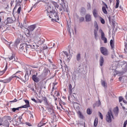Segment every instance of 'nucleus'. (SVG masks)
<instances>
[{
	"instance_id": "20",
	"label": "nucleus",
	"mask_w": 127,
	"mask_h": 127,
	"mask_svg": "<svg viewBox=\"0 0 127 127\" xmlns=\"http://www.w3.org/2000/svg\"><path fill=\"white\" fill-rule=\"evenodd\" d=\"M48 72H50L49 69H48V68H45L43 70V74L44 75V76H47V75H48Z\"/></svg>"
},
{
	"instance_id": "1",
	"label": "nucleus",
	"mask_w": 127,
	"mask_h": 127,
	"mask_svg": "<svg viewBox=\"0 0 127 127\" xmlns=\"http://www.w3.org/2000/svg\"><path fill=\"white\" fill-rule=\"evenodd\" d=\"M32 66L30 65H26L25 67V71L26 73L24 76V79L23 78L20 77V76L16 75V74H18V73H21V71L18 70L15 73L13 74L11 76H10L9 78L6 79L4 80V83H9L12 79L14 78H17L18 79H20V80H21L22 82L24 83H25V82H27V81H28V79H29V76L31 75V72H32V68H31Z\"/></svg>"
},
{
	"instance_id": "46",
	"label": "nucleus",
	"mask_w": 127,
	"mask_h": 127,
	"mask_svg": "<svg viewBox=\"0 0 127 127\" xmlns=\"http://www.w3.org/2000/svg\"><path fill=\"white\" fill-rule=\"evenodd\" d=\"M47 110H48V111L51 113H53V109H52V108H47Z\"/></svg>"
},
{
	"instance_id": "19",
	"label": "nucleus",
	"mask_w": 127,
	"mask_h": 127,
	"mask_svg": "<svg viewBox=\"0 0 127 127\" xmlns=\"http://www.w3.org/2000/svg\"><path fill=\"white\" fill-rule=\"evenodd\" d=\"M104 62H105L104 57H103V56H101L99 59L100 66H103V65H104Z\"/></svg>"
},
{
	"instance_id": "58",
	"label": "nucleus",
	"mask_w": 127,
	"mask_h": 127,
	"mask_svg": "<svg viewBox=\"0 0 127 127\" xmlns=\"http://www.w3.org/2000/svg\"><path fill=\"white\" fill-rule=\"evenodd\" d=\"M69 95H73V94H72V89H69Z\"/></svg>"
},
{
	"instance_id": "18",
	"label": "nucleus",
	"mask_w": 127,
	"mask_h": 127,
	"mask_svg": "<svg viewBox=\"0 0 127 127\" xmlns=\"http://www.w3.org/2000/svg\"><path fill=\"white\" fill-rule=\"evenodd\" d=\"M110 46L112 50H115V41L113 40H111L110 42Z\"/></svg>"
},
{
	"instance_id": "44",
	"label": "nucleus",
	"mask_w": 127,
	"mask_h": 127,
	"mask_svg": "<svg viewBox=\"0 0 127 127\" xmlns=\"http://www.w3.org/2000/svg\"><path fill=\"white\" fill-rule=\"evenodd\" d=\"M84 20H85V18H84V17H80V18H79V21H80V22H83V21H84Z\"/></svg>"
},
{
	"instance_id": "5",
	"label": "nucleus",
	"mask_w": 127,
	"mask_h": 127,
	"mask_svg": "<svg viewBox=\"0 0 127 127\" xmlns=\"http://www.w3.org/2000/svg\"><path fill=\"white\" fill-rule=\"evenodd\" d=\"M3 42L5 43V44L9 48V49L12 50L14 48V46L13 45V44L12 43V42H8L5 39L3 40Z\"/></svg>"
},
{
	"instance_id": "29",
	"label": "nucleus",
	"mask_w": 127,
	"mask_h": 127,
	"mask_svg": "<svg viewBox=\"0 0 127 127\" xmlns=\"http://www.w3.org/2000/svg\"><path fill=\"white\" fill-rule=\"evenodd\" d=\"M119 103H120V105L122 107H123V104L122 103V102H123V101H124V98H123L122 96H120L119 98Z\"/></svg>"
},
{
	"instance_id": "38",
	"label": "nucleus",
	"mask_w": 127,
	"mask_h": 127,
	"mask_svg": "<svg viewBox=\"0 0 127 127\" xmlns=\"http://www.w3.org/2000/svg\"><path fill=\"white\" fill-rule=\"evenodd\" d=\"M13 58H14V56H13V55H12L10 57H8L9 61L13 60Z\"/></svg>"
},
{
	"instance_id": "34",
	"label": "nucleus",
	"mask_w": 127,
	"mask_h": 127,
	"mask_svg": "<svg viewBox=\"0 0 127 127\" xmlns=\"http://www.w3.org/2000/svg\"><path fill=\"white\" fill-rule=\"evenodd\" d=\"M119 5H120V0H116V4L115 5V8H118Z\"/></svg>"
},
{
	"instance_id": "53",
	"label": "nucleus",
	"mask_w": 127,
	"mask_h": 127,
	"mask_svg": "<svg viewBox=\"0 0 127 127\" xmlns=\"http://www.w3.org/2000/svg\"><path fill=\"white\" fill-rule=\"evenodd\" d=\"M33 76H36L37 77H41V75H38V72H36V73L34 75H33Z\"/></svg>"
},
{
	"instance_id": "4",
	"label": "nucleus",
	"mask_w": 127,
	"mask_h": 127,
	"mask_svg": "<svg viewBox=\"0 0 127 127\" xmlns=\"http://www.w3.org/2000/svg\"><path fill=\"white\" fill-rule=\"evenodd\" d=\"M112 118H114L112 111L110 110L106 115V121L107 123H112Z\"/></svg>"
},
{
	"instance_id": "39",
	"label": "nucleus",
	"mask_w": 127,
	"mask_h": 127,
	"mask_svg": "<svg viewBox=\"0 0 127 127\" xmlns=\"http://www.w3.org/2000/svg\"><path fill=\"white\" fill-rule=\"evenodd\" d=\"M62 6L64 10V11H66V12H68V9L67 8V7H64L63 5H62Z\"/></svg>"
},
{
	"instance_id": "51",
	"label": "nucleus",
	"mask_w": 127,
	"mask_h": 127,
	"mask_svg": "<svg viewBox=\"0 0 127 127\" xmlns=\"http://www.w3.org/2000/svg\"><path fill=\"white\" fill-rule=\"evenodd\" d=\"M31 100L33 101V102H34V103H36V104H38V102H37L35 99L31 98Z\"/></svg>"
},
{
	"instance_id": "23",
	"label": "nucleus",
	"mask_w": 127,
	"mask_h": 127,
	"mask_svg": "<svg viewBox=\"0 0 127 127\" xmlns=\"http://www.w3.org/2000/svg\"><path fill=\"white\" fill-rule=\"evenodd\" d=\"M93 16H94V17H95V18L98 17V11L96 9H94L93 10Z\"/></svg>"
},
{
	"instance_id": "49",
	"label": "nucleus",
	"mask_w": 127,
	"mask_h": 127,
	"mask_svg": "<svg viewBox=\"0 0 127 127\" xmlns=\"http://www.w3.org/2000/svg\"><path fill=\"white\" fill-rule=\"evenodd\" d=\"M32 48H34V49H38V48L39 47V46H35V45H33Z\"/></svg>"
},
{
	"instance_id": "10",
	"label": "nucleus",
	"mask_w": 127,
	"mask_h": 127,
	"mask_svg": "<svg viewBox=\"0 0 127 127\" xmlns=\"http://www.w3.org/2000/svg\"><path fill=\"white\" fill-rule=\"evenodd\" d=\"M100 50L101 53L105 56H107V55H108V50L107 48L102 47L100 48Z\"/></svg>"
},
{
	"instance_id": "16",
	"label": "nucleus",
	"mask_w": 127,
	"mask_h": 127,
	"mask_svg": "<svg viewBox=\"0 0 127 127\" xmlns=\"http://www.w3.org/2000/svg\"><path fill=\"white\" fill-rule=\"evenodd\" d=\"M32 79L34 82H35V83H38L39 82V77L36 76V75H32Z\"/></svg>"
},
{
	"instance_id": "14",
	"label": "nucleus",
	"mask_w": 127,
	"mask_h": 127,
	"mask_svg": "<svg viewBox=\"0 0 127 127\" xmlns=\"http://www.w3.org/2000/svg\"><path fill=\"white\" fill-rule=\"evenodd\" d=\"M85 20L86 22L91 21L92 17H91V15H90V14H87L85 15Z\"/></svg>"
},
{
	"instance_id": "8",
	"label": "nucleus",
	"mask_w": 127,
	"mask_h": 127,
	"mask_svg": "<svg viewBox=\"0 0 127 127\" xmlns=\"http://www.w3.org/2000/svg\"><path fill=\"white\" fill-rule=\"evenodd\" d=\"M100 33H101V39L103 40L104 42V43H107L108 42V40H107V38L105 37V33H104V31H103V30L100 29L99 30Z\"/></svg>"
},
{
	"instance_id": "32",
	"label": "nucleus",
	"mask_w": 127,
	"mask_h": 127,
	"mask_svg": "<svg viewBox=\"0 0 127 127\" xmlns=\"http://www.w3.org/2000/svg\"><path fill=\"white\" fill-rule=\"evenodd\" d=\"M29 107H30V105H28L27 104L23 105L22 106L20 107L21 109H27V108H29Z\"/></svg>"
},
{
	"instance_id": "13",
	"label": "nucleus",
	"mask_w": 127,
	"mask_h": 127,
	"mask_svg": "<svg viewBox=\"0 0 127 127\" xmlns=\"http://www.w3.org/2000/svg\"><path fill=\"white\" fill-rule=\"evenodd\" d=\"M77 116L79 119L81 120H85V116H84V115H83V113L81 112V111H78L77 112Z\"/></svg>"
},
{
	"instance_id": "54",
	"label": "nucleus",
	"mask_w": 127,
	"mask_h": 127,
	"mask_svg": "<svg viewBox=\"0 0 127 127\" xmlns=\"http://www.w3.org/2000/svg\"><path fill=\"white\" fill-rule=\"evenodd\" d=\"M127 120H126L124 124V127H127Z\"/></svg>"
},
{
	"instance_id": "2",
	"label": "nucleus",
	"mask_w": 127,
	"mask_h": 127,
	"mask_svg": "<svg viewBox=\"0 0 127 127\" xmlns=\"http://www.w3.org/2000/svg\"><path fill=\"white\" fill-rule=\"evenodd\" d=\"M51 15L47 14L48 16H49V17L50 18H52L54 17V19H52V21H53L55 20V21H57L60 20V18H59V13H58V12H56L55 10H50ZM47 13H49V12L48 11H47Z\"/></svg>"
},
{
	"instance_id": "40",
	"label": "nucleus",
	"mask_w": 127,
	"mask_h": 127,
	"mask_svg": "<svg viewBox=\"0 0 127 127\" xmlns=\"http://www.w3.org/2000/svg\"><path fill=\"white\" fill-rule=\"evenodd\" d=\"M100 21L102 24H105V20L103 18L100 17Z\"/></svg>"
},
{
	"instance_id": "11",
	"label": "nucleus",
	"mask_w": 127,
	"mask_h": 127,
	"mask_svg": "<svg viewBox=\"0 0 127 127\" xmlns=\"http://www.w3.org/2000/svg\"><path fill=\"white\" fill-rule=\"evenodd\" d=\"M15 123L16 126H19V125H21V124H22V116L18 117Z\"/></svg>"
},
{
	"instance_id": "3",
	"label": "nucleus",
	"mask_w": 127,
	"mask_h": 127,
	"mask_svg": "<svg viewBox=\"0 0 127 127\" xmlns=\"http://www.w3.org/2000/svg\"><path fill=\"white\" fill-rule=\"evenodd\" d=\"M68 99L70 103L74 104V103L77 101V95H76V93H73L72 94L69 95L68 96Z\"/></svg>"
},
{
	"instance_id": "61",
	"label": "nucleus",
	"mask_w": 127,
	"mask_h": 127,
	"mask_svg": "<svg viewBox=\"0 0 127 127\" xmlns=\"http://www.w3.org/2000/svg\"><path fill=\"white\" fill-rule=\"evenodd\" d=\"M125 49H126V50H127V43H126L125 44Z\"/></svg>"
},
{
	"instance_id": "41",
	"label": "nucleus",
	"mask_w": 127,
	"mask_h": 127,
	"mask_svg": "<svg viewBox=\"0 0 127 127\" xmlns=\"http://www.w3.org/2000/svg\"><path fill=\"white\" fill-rule=\"evenodd\" d=\"M100 106H101V101L100 100H98V101L96 102V106L100 107Z\"/></svg>"
},
{
	"instance_id": "55",
	"label": "nucleus",
	"mask_w": 127,
	"mask_h": 127,
	"mask_svg": "<svg viewBox=\"0 0 127 127\" xmlns=\"http://www.w3.org/2000/svg\"><path fill=\"white\" fill-rule=\"evenodd\" d=\"M20 42L19 41V40H16V41H15V44H16V45H17L18 44H19V43H20Z\"/></svg>"
},
{
	"instance_id": "26",
	"label": "nucleus",
	"mask_w": 127,
	"mask_h": 127,
	"mask_svg": "<svg viewBox=\"0 0 127 127\" xmlns=\"http://www.w3.org/2000/svg\"><path fill=\"white\" fill-rule=\"evenodd\" d=\"M52 4L55 6V8H59V4L55 1H52Z\"/></svg>"
},
{
	"instance_id": "33",
	"label": "nucleus",
	"mask_w": 127,
	"mask_h": 127,
	"mask_svg": "<svg viewBox=\"0 0 127 127\" xmlns=\"http://www.w3.org/2000/svg\"><path fill=\"white\" fill-rule=\"evenodd\" d=\"M114 114L118 115L119 114V107H116L114 109Z\"/></svg>"
},
{
	"instance_id": "47",
	"label": "nucleus",
	"mask_w": 127,
	"mask_h": 127,
	"mask_svg": "<svg viewBox=\"0 0 127 127\" xmlns=\"http://www.w3.org/2000/svg\"><path fill=\"white\" fill-rule=\"evenodd\" d=\"M47 48H48V47H47V45H44L43 46V49L44 50H45L46 49H47Z\"/></svg>"
},
{
	"instance_id": "50",
	"label": "nucleus",
	"mask_w": 127,
	"mask_h": 127,
	"mask_svg": "<svg viewBox=\"0 0 127 127\" xmlns=\"http://www.w3.org/2000/svg\"><path fill=\"white\" fill-rule=\"evenodd\" d=\"M17 102V100L15 98L13 100L10 101V103H16Z\"/></svg>"
},
{
	"instance_id": "25",
	"label": "nucleus",
	"mask_w": 127,
	"mask_h": 127,
	"mask_svg": "<svg viewBox=\"0 0 127 127\" xmlns=\"http://www.w3.org/2000/svg\"><path fill=\"white\" fill-rule=\"evenodd\" d=\"M76 60L78 62H80V61H81V54H77L76 55Z\"/></svg>"
},
{
	"instance_id": "31",
	"label": "nucleus",
	"mask_w": 127,
	"mask_h": 127,
	"mask_svg": "<svg viewBox=\"0 0 127 127\" xmlns=\"http://www.w3.org/2000/svg\"><path fill=\"white\" fill-rule=\"evenodd\" d=\"M98 126V118H95L94 122V126L97 127Z\"/></svg>"
},
{
	"instance_id": "35",
	"label": "nucleus",
	"mask_w": 127,
	"mask_h": 127,
	"mask_svg": "<svg viewBox=\"0 0 127 127\" xmlns=\"http://www.w3.org/2000/svg\"><path fill=\"white\" fill-rule=\"evenodd\" d=\"M7 21L8 23H11L12 22V19L10 18H7Z\"/></svg>"
},
{
	"instance_id": "59",
	"label": "nucleus",
	"mask_w": 127,
	"mask_h": 127,
	"mask_svg": "<svg viewBox=\"0 0 127 127\" xmlns=\"http://www.w3.org/2000/svg\"><path fill=\"white\" fill-rule=\"evenodd\" d=\"M108 19H109V22H111L112 21V19L111 18V16L108 17Z\"/></svg>"
},
{
	"instance_id": "30",
	"label": "nucleus",
	"mask_w": 127,
	"mask_h": 127,
	"mask_svg": "<svg viewBox=\"0 0 127 127\" xmlns=\"http://www.w3.org/2000/svg\"><path fill=\"white\" fill-rule=\"evenodd\" d=\"M2 119H5L7 121H11V117L9 116H4Z\"/></svg>"
},
{
	"instance_id": "21",
	"label": "nucleus",
	"mask_w": 127,
	"mask_h": 127,
	"mask_svg": "<svg viewBox=\"0 0 127 127\" xmlns=\"http://www.w3.org/2000/svg\"><path fill=\"white\" fill-rule=\"evenodd\" d=\"M6 70H7V65H5L4 69L3 70L0 71V76L3 75V74L5 73Z\"/></svg>"
},
{
	"instance_id": "60",
	"label": "nucleus",
	"mask_w": 127,
	"mask_h": 127,
	"mask_svg": "<svg viewBox=\"0 0 127 127\" xmlns=\"http://www.w3.org/2000/svg\"><path fill=\"white\" fill-rule=\"evenodd\" d=\"M13 2H14V1H11L10 2L11 6H12V5L13 4Z\"/></svg>"
},
{
	"instance_id": "45",
	"label": "nucleus",
	"mask_w": 127,
	"mask_h": 127,
	"mask_svg": "<svg viewBox=\"0 0 127 127\" xmlns=\"http://www.w3.org/2000/svg\"><path fill=\"white\" fill-rule=\"evenodd\" d=\"M24 102H25L26 105H28V106H30V105L29 104V101H28L27 100H25Z\"/></svg>"
},
{
	"instance_id": "62",
	"label": "nucleus",
	"mask_w": 127,
	"mask_h": 127,
	"mask_svg": "<svg viewBox=\"0 0 127 127\" xmlns=\"http://www.w3.org/2000/svg\"><path fill=\"white\" fill-rule=\"evenodd\" d=\"M38 103H40V104H41V103H42V100H40V99H38Z\"/></svg>"
},
{
	"instance_id": "57",
	"label": "nucleus",
	"mask_w": 127,
	"mask_h": 127,
	"mask_svg": "<svg viewBox=\"0 0 127 127\" xmlns=\"http://www.w3.org/2000/svg\"><path fill=\"white\" fill-rule=\"evenodd\" d=\"M26 125L27 126H28V127H31V124L30 123H26Z\"/></svg>"
},
{
	"instance_id": "48",
	"label": "nucleus",
	"mask_w": 127,
	"mask_h": 127,
	"mask_svg": "<svg viewBox=\"0 0 127 127\" xmlns=\"http://www.w3.org/2000/svg\"><path fill=\"white\" fill-rule=\"evenodd\" d=\"M99 117H100V119H101V120H103L104 117L103 116V115H102V113L101 112H99Z\"/></svg>"
},
{
	"instance_id": "56",
	"label": "nucleus",
	"mask_w": 127,
	"mask_h": 127,
	"mask_svg": "<svg viewBox=\"0 0 127 127\" xmlns=\"http://www.w3.org/2000/svg\"><path fill=\"white\" fill-rule=\"evenodd\" d=\"M72 78L75 79H76V75L75 74V72H73V75H72Z\"/></svg>"
},
{
	"instance_id": "37",
	"label": "nucleus",
	"mask_w": 127,
	"mask_h": 127,
	"mask_svg": "<svg viewBox=\"0 0 127 127\" xmlns=\"http://www.w3.org/2000/svg\"><path fill=\"white\" fill-rule=\"evenodd\" d=\"M28 23V22H27V20H26V19H25L23 22V25L27 26Z\"/></svg>"
},
{
	"instance_id": "17",
	"label": "nucleus",
	"mask_w": 127,
	"mask_h": 127,
	"mask_svg": "<svg viewBox=\"0 0 127 127\" xmlns=\"http://www.w3.org/2000/svg\"><path fill=\"white\" fill-rule=\"evenodd\" d=\"M2 126L3 127H9V122H8V121L5 120L2 124Z\"/></svg>"
},
{
	"instance_id": "42",
	"label": "nucleus",
	"mask_w": 127,
	"mask_h": 127,
	"mask_svg": "<svg viewBox=\"0 0 127 127\" xmlns=\"http://www.w3.org/2000/svg\"><path fill=\"white\" fill-rule=\"evenodd\" d=\"M21 11V6H20L17 9V13L18 14H20V11Z\"/></svg>"
},
{
	"instance_id": "43",
	"label": "nucleus",
	"mask_w": 127,
	"mask_h": 127,
	"mask_svg": "<svg viewBox=\"0 0 127 127\" xmlns=\"http://www.w3.org/2000/svg\"><path fill=\"white\" fill-rule=\"evenodd\" d=\"M64 55H65L66 57H67V58L69 57V54H68V52H67L66 51H65V52H64Z\"/></svg>"
},
{
	"instance_id": "36",
	"label": "nucleus",
	"mask_w": 127,
	"mask_h": 127,
	"mask_svg": "<svg viewBox=\"0 0 127 127\" xmlns=\"http://www.w3.org/2000/svg\"><path fill=\"white\" fill-rule=\"evenodd\" d=\"M87 114L88 115H91L92 114V111H91V109H87Z\"/></svg>"
},
{
	"instance_id": "52",
	"label": "nucleus",
	"mask_w": 127,
	"mask_h": 127,
	"mask_svg": "<svg viewBox=\"0 0 127 127\" xmlns=\"http://www.w3.org/2000/svg\"><path fill=\"white\" fill-rule=\"evenodd\" d=\"M3 119H0V126H2V122H3Z\"/></svg>"
},
{
	"instance_id": "15",
	"label": "nucleus",
	"mask_w": 127,
	"mask_h": 127,
	"mask_svg": "<svg viewBox=\"0 0 127 127\" xmlns=\"http://www.w3.org/2000/svg\"><path fill=\"white\" fill-rule=\"evenodd\" d=\"M42 100L44 101V103L45 106H49V103H48V100H47V98L46 97L42 96Z\"/></svg>"
},
{
	"instance_id": "28",
	"label": "nucleus",
	"mask_w": 127,
	"mask_h": 127,
	"mask_svg": "<svg viewBox=\"0 0 127 127\" xmlns=\"http://www.w3.org/2000/svg\"><path fill=\"white\" fill-rule=\"evenodd\" d=\"M101 85L103 86V87L106 88V87H107V82L105 81V80H101Z\"/></svg>"
},
{
	"instance_id": "27",
	"label": "nucleus",
	"mask_w": 127,
	"mask_h": 127,
	"mask_svg": "<svg viewBox=\"0 0 127 127\" xmlns=\"http://www.w3.org/2000/svg\"><path fill=\"white\" fill-rule=\"evenodd\" d=\"M24 47H25V44H22L20 45L19 48L21 50H22L23 52H24Z\"/></svg>"
},
{
	"instance_id": "6",
	"label": "nucleus",
	"mask_w": 127,
	"mask_h": 127,
	"mask_svg": "<svg viewBox=\"0 0 127 127\" xmlns=\"http://www.w3.org/2000/svg\"><path fill=\"white\" fill-rule=\"evenodd\" d=\"M95 29H94V38L95 40H98V31H99V26H98V24L95 25Z\"/></svg>"
},
{
	"instance_id": "12",
	"label": "nucleus",
	"mask_w": 127,
	"mask_h": 127,
	"mask_svg": "<svg viewBox=\"0 0 127 127\" xmlns=\"http://www.w3.org/2000/svg\"><path fill=\"white\" fill-rule=\"evenodd\" d=\"M36 28V25L33 24L28 27V31L29 32H32L34 29Z\"/></svg>"
},
{
	"instance_id": "24",
	"label": "nucleus",
	"mask_w": 127,
	"mask_h": 127,
	"mask_svg": "<svg viewBox=\"0 0 127 127\" xmlns=\"http://www.w3.org/2000/svg\"><path fill=\"white\" fill-rule=\"evenodd\" d=\"M19 109H21V107H19L18 108H13L11 109V110H12V112H13V113H15L16 111H19Z\"/></svg>"
},
{
	"instance_id": "64",
	"label": "nucleus",
	"mask_w": 127,
	"mask_h": 127,
	"mask_svg": "<svg viewBox=\"0 0 127 127\" xmlns=\"http://www.w3.org/2000/svg\"><path fill=\"white\" fill-rule=\"evenodd\" d=\"M59 96H60V93H59V92H58L57 94V97H59Z\"/></svg>"
},
{
	"instance_id": "22",
	"label": "nucleus",
	"mask_w": 127,
	"mask_h": 127,
	"mask_svg": "<svg viewBox=\"0 0 127 127\" xmlns=\"http://www.w3.org/2000/svg\"><path fill=\"white\" fill-rule=\"evenodd\" d=\"M46 123H44V120H42L41 122L38 125V127H43V126H45L46 125Z\"/></svg>"
},
{
	"instance_id": "63",
	"label": "nucleus",
	"mask_w": 127,
	"mask_h": 127,
	"mask_svg": "<svg viewBox=\"0 0 127 127\" xmlns=\"http://www.w3.org/2000/svg\"><path fill=\"white\" fill-rule=\"evenodd\" d=\"M69 89H72V85L71 84H70L69 85Z\"/></svg>"
},
{
	"instance_id": "9",
	"label": "nucleus",
	"mask_w": 127,
	"mask_h": 127,
	"mask_svg": "<svg viewBox=\"0 0 127 127\" xmlns=\"http://www.w3.org/2000/svg\"><path fill=\"white\" fill-rule=\"evenodd\" d=\"M102 4L104 5V6H102L103 12L105 13V14H108V11H107V8H108V5L103 1H102Z\"/></svg>"
},
{
	"instance_id": "7",
	"label": "nucleus",
	"mask_w": 127,
	"mask_h": 127,
	"mask_svg": "<svg viewBox=\"0 0 127 127\" xmlns=\"http://www.w3.org/2000/svg\"><path fill=\"white\" fill-rule=\"evenodd\" d=\"M25 49L24 50V53H26L27 54L30 53V50H31V48H32V46L30 45H27L25 44Z\"/></svg>"
}]
</instances>
